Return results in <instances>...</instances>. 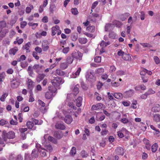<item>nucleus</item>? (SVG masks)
I'll use <instances>...</instances> for the list:
<instances>
[{
	"mask_svg": "<svg viewBox=\"0 0 160 160\" xmlns=\"http://www.w3.org/2000/svg\"><path fill=\"white\" fill-rule=\"evenodd\" d=\"M145 14L144 12L142 11L141 12V15L140 16V18L141 20H143L145 19Z\"/></svg>",
	"mask_w": 160,
	"mask_h": 160,
	"instance_id": "obj_61",
	"label": "nucleus"
},
{
	"mask_svg": "<svg viewBox=\"0 0 160 160\" xmlns=\"http://www.w3.org/2000/svg\"><path fill=\"white\" fill-rule=\"evenodd\" d=\"M148 95L155 93V92L152 89H149L147 92H146Z\"/></svg>",
	"mask_w": 160,
	"mask_h": 160,
	"instance_id": "obj_56",
	"label": "nucleus"
},
{
	"mask_svg": "<svg viewBox=\"0 0 160 160\" xmlns=\"http://www.w3.org/2000/svg\"><path fill=\"white\" fill-rule=\"evenodd\" d=\"M68 64L67 62L62 63L61 64L60 67L62 69H65L68 67Z\"/></svg>",
	"mask_w": 160,
	"mask_h": 160,
	"instance_id": "obj_43",
	"label": "nucleus"
},
{
	"mask_svg": "<svg viewBox=\"0 0 160 160\" xmlns=\"http://www.w3.org/2000/svg\"><path fill=\"white\" fill-rule=\"evenodd\" d=\"M38 102L39 104L41 106L40 108L41 110L43 112H45L46 109V107H45V103L40 100H38Z\"/></svg>",
	"mask_w": 160,
	"mask_h": 160,
	"instance_id": "obj_12",
	"label": "nucleus"
},
{
	"mask_svg": "<svg viewBox=\"0 0 160 160\" xmlns=\"http://www.w3.org/2000/svg\"><path fill=\"white\" fill-rule=\"evenodd\" d=\"M48 140L49 141L51 142H52L55 144H57L58 142V141L56 139L54 138L53 137L50 136L48 137Z\"/></svg>",
	"mask_w": 160,
	"mask_h": 160,
	"instance_id": "obj_25",
	"label": "nucleus"
},
{
	"mask_svg": "<svg viewBox=\"0 0 160 160\" xmlns=\"http://www.w3.org/2000/svg\"><path fill=\"white\" fill-rule=\"evenodd\" d=\"M87 30L90 32H93L95 30V27L93 26H89L87 28Z\"/></svg>",
	"mask_w": 160,
	"mask_h": 160,
	"instance_id": "obj_38",
	"label": "nucleus"
},
{
	"mask_svg": "<svg viewBox=\"0 0 160 160\" xmlns=\"http://www.w3.org/2000/svg\"><path fill=\"white\" fill-rule=\"evenodd\" d=\"M8 93H4L2 96L0 98V99L1 101L3 102L5 101V98L8 95Z\"/></svg>",
	"mask_w": 160,
	"mask_h": 160,
	"instance_id": "obj_48",
	"label": "nucleus"
},
{
	"mask_svg": "<svg viewBox=\"0 0 160 160\" xmlns=\"http://www.w3.org/2000/svg\"><path fill=\"white\" fill-rule=\"evenodd\" d=\"M104 72V69L103 68H100L98 69L96 71V73L101 74Z\"/></svg>",
	"mask_w": 160,
	"mask_h": 160,
	"instance_id": "obj_47",
	"label": "nucleus"
},
{
	"mask_svg": "<svg viewBox=\"0 0 160 160\" xmlns=\"http://www.w3.org/2000/svg\"><path fill=\"white\" fill-rule=\"evenodd\" d=\"M2 138L5 142H8V139H13L15 137V134L14 132L10 131L6 132L5 131H3L2 134Z\"/></svg>",
	"mask_w": 160,
	"mask_h": 160,
	"instance_id": "obj_1",
	"label": "nucleus"
},
{
	"mask_svg": "<svg viewBox=\"0 0 160 160\" xmlns=\"http://www.w3.org/2000/svg\"><path fill=\"white\" fill-rule=\"evenodd\" d=\"M27 22L26 21L22 22L20 23L21 28H23L27 25Z\"/></svg>",
	"mask_w": 160,
	"mask_h": 160,
	"instance_id": "obj_60",
	"label": "nucleus"
},
{
	"mask_svg": "<svg viewBox=\"0 0 160 160\" xmlns=\"http://www.w3.org/2000/svg\"><path fill=\"white\" fill-rule=\"evenodd\" d=\"M49 43L47 40H43L42 42V47L44 51H47L49 48Z\"/></svg>",
	"mask_w": 160,
	"mask_h": 160,
	"instance_id": "obj_5",
	"label": "nucleus"
},
{
	"mask_svg": "<svg viewBox=\"0 0 160 160\" xmlns=\"http://www.w3.org/2000/svg\"><path fill=\"white\" fill-rule=\"evenodd\" d=\"M76 152V148L75 147H72L70 151V153L72 156H74Z\"/></svg>",
	"mask_w": 160,
	"mask_h": 160,
	"instance_id": "obj_41",
	"label": "nucleus"
},
{
	"mask_svg": "<svg viewBox=\"0 0 160 160\" xmlns=\"http://www.w3.org/2000/svg\"><path fill=\"white\" fill-rule=\"evenodd\" d=\"M79 92V88L77 87V86H75L73 89L72 94L74 96H76Z\"/></svg>",
	"mask_w": 160,
	"mask_h": 160,
	"instance_id": "obj_34",
	"label": "nucleus"
},
{
	"mask_svg": "<svg viewBox=\"0 0 160 160\" xmlns=\"http://www.w3.org/2000/svg\"><path fill=\"white\" fill-rule=\"evenodd\" d=\"M124 52L122 51L120 49H119L118 50L117 54L119 56H123L124 54Z\"/></svg>",
	"mask_w": 160,
	"mask_h": 160,
	"instance_id": "obj_53",
	"label": "nucleus"
},
{
	"mask_svg": "<svg viewBox=\"0 0 160 160\" xmlns=\"http://www.w3.org/2000/svg\"><path fill=\"white\" fill-rule=\"evenodd\" d=\"M6 26V22L4 21H2L0 22V26L1 28H4Z\"/></svg>",
	"mask_w": 160,
	"mask_h": 160,
	"instance_id": "obj_51",
	"label": "nucleus"
},
{
	"mask_svg": "<svg viewBox=\"0 0 160 160\" xmlns=\"http://www.w3.org/2000/svg\"><path fill=\"white\" fill-rule=\"evenodd\" d=\"M20 84V82L15 78L11 81V86L12 88H17Z\"/></svg>",
	"mask_w": 160,
	"mask_h": 160,
	"instance_id": "obj_7",
	"label": "nucleus"
},
{
	"mask_svg": "<svg viewBox=\"0 0 160 160\" xmlns=\"http://www.w3.org/2000/svg\"><path fill=\"white\" fill-rule=\"evenodd\" d=\"M18 49L16 47L11 49L9 51V53L10 54H12L14 55L16 52L18 51Z\"/></svg>",
	"mask_w": 160,
	"mask_h": 160,
	"instance_id": "obj_26",
	"label": "nucleus"
},
{
	"mask_svg": "<svg viewBox=\"0 0 160 160\" xmlns=\"http://www.w3.org/2000/svg\"><path fill=\"white\" fill-rule=\"evenodd\" d=\"M26 57L24 55H21L20 58L17 59V61L18 62H20L21 61H23L26 59Z\"/></svg>",
	"mask_w": 160,
	"mask_h": 160,
	"instance_id": "obj_52",
	"label": "nucleus"
},
{
	"mask_svg": "<svg viewBox=\"0 0 160 160\" xmlns=\"http://www.w3.org/2000/svg\"><path fill=\"white\" fill-rule=\"evenodd\" d=\"M32 56L37 60H38L39 58V56L37 55V53L36 52H33Z\"/></svg>",
	"mask_w": 160,
	"mask_h": 160,
	"instance_id": "obj_64",
	"label": "nucleus"
},
{
	"mask_svg": "<svg viewBox=\"0 0 160 160\" xmlns=\"http://www.w3.org/2000/svg\"><path fill=\"white\" fill-rule=\"evenodd\" d=\"M64 121L67 123L70 124L72 120V118L71 116L68 115L65 116L64 119Z\"/></svg>",
	"mask_w": 160,
	"mask_h": 160,
	"instance_id": "obj_16",
	"label": "nucleus"
},
{
	"mask_svg": "<svg viewBox=\"0 0 160 160\" xmlns=\"http://www.w3.org/2000/svg\"><path fill=\"white\" fill-rule=\"evenodd\" d=\"M114 24H115L116 27H120L122 25V23L117 21H115Z\"/></svg>",
	"mask_w": 160,
	"mask_h": 160,
	"instance_id": "obj_62",
	"label": "nucleus"
},
{
	"mask_svg": "<svg viewBox=\"0 0 160 160\" xmlns=\"http://www.w3.org/2000/svg\"><path fill=\"white\" fill-rule=\"evenodd\" d=\"M72 57L77 60L79 61L82 59L83 53L79 51H73L71 53Z\"/></svg>",
	"mask_w": 160,
	"mask_h": 160,
	"instance_id": "obj_3",
	"label": "nucleus"
},
{
	"mask_svg": "<svg viewBox=\"0 0 160 160\" xmlns=\"http://www.w3.org/2000/svg\"><path fill=\"white\" fill-rule=\"evenodd\" d=\"M63 134L62 132L60 131H55L53 133V136L57 139H61L63 136Z\"/></svg>",
	"mask_w": 160,
	"mask_h": 160,
	"instance_id": "obj_9",
	"label": "nucleus"
},
{
	"mask_svg": "<svg viewBox=\"0 0 160 160\" xmlns=\"http://www.w3.org/2000/svg\"><path fill=\"white\" fill-rule=\"evenodd\" d=\"M48 90L49 91L47 92L45 94V97L47 99H50L53 97V94L55 93L57 89L55 87L53 86H49L48 87Z\"/></svg>",
	"mask_w": 160,
	"mask_h": 160,
	"instance_id": "obj_2",
	"label": "nucleus"
},
{
	"mask_svg": "<svg viewBox=\"0 0 160 160\" xmlns=\"http://www.w3.org/2000/svg\"><path fill=\"white\" fill-rule=\"evenodd\" d=\"M33 158L28 153H25V160H33Z\"/></svg>",
	"mask_w": 160,
	"mask_h": 160,
	"instance_id": "obj_42",
	"label": "nucleus"
},
{
	"mask_svg": "<svg viewBox=\"0 0 160 160\" xmlns=\"http://www.w3.org/2000/svg\"><path fill=\"white\" fill-rule=\"evenodd\" d=\"M59 28V26L58 25H56L53 27L52 28V35L53 36H54L57 32V31Z\"/></svg>",
	"mask_w": 160,
	"mask_h": 160,
	"instance_id": "obj_21",
	"label": "nucleus"
},
{
	"mask_svg": "<svg viewBox=\"0 0 160 160\" xmlns=\"http://www.w3.org/2000/svg\"><path fill=\"white\" fill-rule=\"evenodd\" d=\"M45 75L44 74H39L38 75L37 80V81L40 82L44 78Z\"/></svg>",
	"mask_w": 160,
	"mask_h": 160,
	"instance_id": "obj_30",
	"label": "nucleus"
},
{
	"mask_svg": "<svg viewBox=\"0 0 160 160\" xmlns=\"http://www.w3.org/2000/svg\"><path fill=\"white\" fill-rule=\"evenodd\" d=\"M153 59L156 64H158L160 63V59L157 56H154Z\"/></svg>",
	"mask_w": 160,
	"mask_h": 160,
	"instance_id": "obj_45",
	"label": "nucleus"
},
{
	"mask_svg": "<svg viewBox=\"0 0 160 160\" xmlns=\"http://www.w3.org/2000/svg\"><path fill=\"white\" fill-rule=\"evenodd\" d=\"M8 123V122L7 121L4 119H2L0 121V125L2 126H3Z\"/></svg>",
	"mask_w": 160,
	"mask_h": 160,
	"instance_id": "obj_55",
	"label": "nucleus"
},
{
	"mask_svg": "<svg viewBox=\"0 0 160 160\" xmlns=\"http://www.w3.org/2000/svg\"><path fill=\"white\" fill-rule=\"evenodd\" d=\"M62 52L64 54H67L69 51L70 48L69 47H66L65 48H63Z\"/></svg>",
	"mask_w": 160,
	"mask_h": 160,
	"instance_id": "obj_44",
	"label": "nucleus"
},
{
	"mask_svg": "<svg viewBox=\"0 0 160 160\" xmlns=\"http://www.w3.org/2000/svg\"><path fill=\"white\" fill-rule=\"evenodd\" d=\"M21 112L23 111L24 112H27L29 111V108L28 107H24V105L22 104L21 106Z\"/></svg>",
	"mask_w": 160,
	"mask_h": 160,
	"instance_id": "obj_35",
	"label": "nucleus"
},
{
	"mask_svg": "<svg viewBox=\"0 0 160 160\" xmlns=\"http://www.w3.org/2000/svg\"><path fill=\"white\" fill-rule=\"evenodd\" d=\"M26 126L29 129H31L34 126V123L32 121H28L26 123Z\"/></svg>",
	"mask_w": 160,
	"mask_h": 160,
	"instance_id": "obj_31",
	"label": "nucleus"
},
{
	"mask_svg": "<svg viewBox=\"0 0 160 160\" xmlns=\"http://www.w3.org/2000/svg\"><path fill=\"white\" fill-rule=\"evenodd\" d=\"M124 152V150L122 147H117L115 150V154L118 155H123Z\"/></svg>",
	"mask_w": 160,
	"mask_h": 160,
	"instance_id": "obj_8",
	"label": "nucleus"
},
{
	"mask_svg": "<svg viewBox=\"0 0 160 160\" xmlns=\"http://www.w3.org/2000/svg\"><path fill=\"white\" fill-rule=\"evenodd\" d=\"M112 95L116 98L118 99H121L122 98L123 95L121 93H112Z\"/></svg>",
	"mask_w": 160,
	"mask_h": 160,
	"instance_id": "obj_19",
	"label": "nucleus"
},
{
	"mask_svg": "<svg viewBox=\"0 0 160 160\" xmlns=\"http://www.w3.org/2000/svg\"><path fill=\"white\" fill-rule=\"evenodd\" d=\"M81 155L82 158L87 157L88 154L84 150H82L81 152Z\"/></svg>",
	"mask_w": 160,
	"mask_h": 160,
	"instance_id": "obj_54",
	"label": "nucleus"
},
{
	"mask_svg": "<svg viewBox=\"0 0 160 160\" xmlns=\"http://www.w3.org/2000/svg\"><path fill=\"white\" fill-rule=\"evenodd\" d=\"M152 111L154 112H158L160 111V105L159 104L155 105L152 108Z\"/></svg>",
	"mask_w": 160,
	"mask_h": 160,
	"instance_id": "obj_17",
	"label": "nucleus"
},
{
	"mask_svg": "<svg viewBox=\"0 0 160 160\" xmlns=\"http://www.w3.org/2000/svg\"><path fill=\"white\" fill-rule=\"evenodd\" d=\"M28 25L30 26H32V29L34 30L38 26V23H32L30 22L28 23Z\"/></svg>",
	"mask_w": 160,
	"mask_h": 160,
	"instance_id": "obj_40",
	"label": "nucleus"
},
{
	"mask_svg": "<svg viewBox=\"0 0 160 160\" xmlns=\"http://www.w3.org/2000/svg\"><path fill=\"white\" fill-rule=\"evenodd\" d=\"M31 155L33 158H37L38 156V151L35 149H33L32 151Z\"/></svg>",
	"mask_w": 160,
	"mask_h": 160,
	"instance_id": "obj_23",
	"label": "nucleus"
},
{
	"mask_svg": "<svg viewBox=\"0 0 160 160\" xmlns=\"http://www.w3.org/2000/svg\"><path fill=\"white\" fill-rule=\"evenodd\" d=\"M122 58L124 60L126 61H130L131 59V56L129 54L125 53L122 56Z\"/></svg>",
	"mask_w": 160,
	"mask_h": 160,
	"instance_id": "obj_24",
	"label": "nucleus"
},
{
	"mask_svg": "<svg viewBox=\"0 0 160 160\" xmlns=\"http://www.w3.org/2000/svg\"><path fill=\"white\" fill-rule=\"evenodd\" d=\"M74 59L71 54L67 57L66 59V62L68 64H71L72 63Z\"/></svg>",
	"mask_w": 160,
	"mask_h": 160,
	"instance_id": "obj_18",
	"label": "nucleus"
},
{
	"mask_svg": "<svg viewBox=\"0 0 160 160\" xmlns=\"http://www.w3.org/2000/svg\"><path fill=\"white\" fill-rule=\"evenodd\" d=\"M45 147L47 151L51 152L53 150V148L51 145L50 144L46 145L45 146Z\"/></svg>",
	"mask_w": 160,
	"mask_h": 160,
	"instance_id": "obj_33",
	"label": "nucleus"
},
{
	"mask_svg": "<svg viewBox=\"0 0 160 160\" xmlns=\"http://www.w3.org/2000/svg\"><path fill=\"white\" fill-rule=\"evenodd\" d=\"M30 7H27L26 9V12L27 13H29L31 12L32 9L33 8V6L32 5H30Z\"/></svg>",
	"mask_w": 160,
	"mask_h": 160,
	"instance_id": "obj_39",
	"label": "nucleus"
},
{
	"mask_svg": "<svg viewBox=\"0 0 160 160\" xmlns=\"http://www.w3.org/2000/svg\"><path fill=\"white\" fill-rule=\"evenodd\" d=\"M27 82L28 89L32 90L34 87L33 82L31 79H28Z\"/></svg>",
	"mask_w": 160,
	"mask_h": 160,
	"instance_id": "obj_15",
	"label": "nucleus"
},
{
	"mask_svg": "<svg viewBox=\"0 0 160 160\" xmlns=\"http://www.w3.org/2000/svg\"><path fill=\"white\" fill-rule=\"evenodd\" d=\"M56 75H58L62 76L64 74V72L60 69H57L56 70L54 73Z\"/></svg>",
	"mask_w": 160,
	"mask_h": 160,
	"instance_id": "obj_22",
	"label": "nucleus"
},
{
	"mask_svg": "<svg viewBox=\"0 0 160 160\" xmlns=\"http://www.w3.org/2000/svg\"><path fill=\"white\" fill-rule=\"evenodd\" d=\"M81 71V68H78L76 72L74 73L73 74L72 78H75L77 76H78Z\"/></svg>",
	"mask_w": 160,
	"mask_h": 160,
	"instance_id": "obj_28",
	"label": "nucleus"
},
{
	"mask_svg": "<svg viewBox=\"0 0 160 160\" xmlns=\"http://www.w3.org/2000/svg\"><path fill=\"white\" fill-rule=\"evenodd\" d=\"M153 120L156 122H160V114H155L153 116Z\"/></svg>",
	"mask_w": 160,
	"mask_h": 160,
	"instance_id": "obj_20",
	"label": "nucleus"
},
{
	"mask_svg": "<svg viewBox=\"0 0 160 160\" xmlns=\"http://www.w3.org/2000/svg\"><path fill=\"white\" fill-rule=\"evenodd\" d=\"M158 145L157 143H155L152 146V151L153 152H155L157 150Z\"/></svg>",
	"mask_w": 160,
	"mask_h": 160,
	"instance_id": "obj_36",
	"label": "nucleus"
},
{
	"mask_svg": "<svg viewBox=\"0 0 160 160\" xmlns=\"http://www.w3.org/2000/svg\"><path fill=\"white\" fill-rule=\"evenodd\" d=\"M103 104L101 103H98L92 106L91 110L92 111L97 110L102 108Z\"/></svg>",
	"mask_w": 160,
	"mask_h": 160,
	"instance_id": "obj_13",
	"label": "nucleus"
},
{
	"mask_svg": "<svg viewBox=\"0 0 160 160\" xmlns=\"http://www.w3.org/2000/svg\"><path fill=\"white\" fill-rule=\"evenodd\" d=\"M144 143L145 144L146 148L148 150L150 149V145L149 140H148L144 139L143 141Z\"/></svg>",
	"mask_w": 160,
	"mask_h": 160,
	"instance_id": "obj_27",
	"label": "nucleus"
},
{
	"mask_svg": "<svg viewBox=\"0 0 160 160\" xmlns=\"http://www.w3.org/2000/svg\"><path fill=\"white\" fill-rule=\"evenodd\" d=\"M82 98L81 97H79L77 99H76L75 102H76V106L78 107H80L82 104Z\"/></svg>",
	"mask_w": 160,
	"mask_h": 160,
	"instance_id": "obj_14",
	"label": "nucleus"
},
{
	"mask_svg": "<svg viewBox=\"0 0 160 160\" xmlns=\"http://www.w3.org/2000/svg\"><path fill=\"white\" fill-rule=\"evenodd\" d=\"M63 81H62V78L60 77H56L51 80V83L53 87H57L60 84H62L63 83Z\"/></svg>",
	"mask_w": 160,
	"mask_h": 160,
	"instance_id": "obj_4",
	"label": "nucleus"
},
{
	"mask_svg": "<svg viewBox=\"0 0 160 160\" xmlns=\"http://www.w3.org/2000/svg\"><path fill=\"white\" fill-rule=\"evenodd\" d=\"M120 121L123 123L126 124L129 122V120L125 118H123L121 119Z\"/></svg>",
	"mask_w": 160,
	"mask_h": 160,
	"instance_id": "obj_50",
	"label": "nucleus"
},
{
	"mask_svg": "<svg viewBox=\"0 0 160 160\" xmlns=\"http://www.w3.org/2000/svg\"><path fill=\"white\" fill-rule=\"evenodd\" d=\"M55 128L57 129L63 130L65 129V126L64 125L63 123L58 122L56 123Z\"/></svg>",
	"mask_w": 160,
	"mask_h": 160,
	"instance_id": "obj_11",
	"label": "nucleus"
},
{
	"mask_svg": "<svg viewBox=\"0 0 160 160\" xmlns=\"http://www.w3.org/2000/svg\"><path fill=\"white\" fill-rule=\"evenodd\" d=\"M94 61L95 62H100L101 61V57L99 56L96 57L94 58Z\"/></svg>",
	"mask_w": 160,
	"mask_h": 160,
	"instance_id": "obj_59",
	"label": "nucleus"
},
{
	"mask_svg": "<svg viewBox=\"0 0 160 160\" xmlns=\"http://www.w3.org/2000/svg\"><path fill=\"white\" fill-rule=\"evenodd\" d=\"M33 68L36 71V72L38 73L42 72L45 68L42 65L36 64L34 65Z\"/></svg>",
	"mask_w": 160,
	"mask_h": 160,
	"instance_id": "obj_6",
	"label": "nucleus"
},
{
	"mask_svg": "<svg viewBox=\"0 0 160 160\" xmlns=\"http://www.w3.org/2000/svg\"><path fill=\"white\" fill-rule=\"evenodd\" d=\"M42 48H41L39 47H36L35 48V50L36 51L39 53H40L42 52Z\"/></svg>",
	"mask_w": 160,
	"mask_h": 160,
	"instance_id": "obj_58",
	"label": "nucleus"
},
{
	"mask_svg": "<svg viewBox=\"0 0 160 160\" xmlns=\"http://www.w3.org/2000/svg\"><path fill=\"white\" fill-rule=\"evenodd\" d=\"M71 12L73 14L76 15L78 14V11L77 8H72L71 9Z\"/></svg>",
	"mask_w": 160,
	"mask_h": 160,
	"instance_id": "obj_46",
	"label": "nucleus"
},
{
	"mask_svg": "<svg viewBox=\"0 0 160 160\" xmlns=\"http://www.w3.org/2000/svg\"><path fill=\"white\" fill-rule=\"evenodd\" d=\"M15 160H23V157L21 155L19 154L16 157Z\"/></svg>",
	"mask_w": 160,
	"mask_h": 160,
	"instance_id": "obj_63",
	"label": "nucleus"
},
{
	"mask_svg": "<svg viewBox=\"0 0 160 160\" xmlns=\"http://www.w3.org/2000/svg\"><path fill=\"white\" fill-rule=\"evenodd\" d=\"M42 150L39 151L40 154V155L42 157H44L46 155V152H45L46 149L43 148H41Z\"/></svg>",
	"mask_w": 160,
	"mask_h": 160,
	"instance_id": "obj_37",
	"label": "nucleus"
},
{
	"mask_svg": "<svg viewBox=\"0 0 160 160\" xmlns=\"http://www.w3.org/2000/svg\"><path fill=\"white\" fill-rule=\"evenodd\" d=\"M134 92L133 90L130 89L128 91L125 92L123 93V96L125 98L131 97L134 94Z\"/></svg>",
	"mask_w": 160,
	"mask_h": 160,
	"instance_id": "obj_10",
	"label": "nucleus"
},
{
	"mask_svg": "<svg viewBox=\"0 0 160 160\" xmlns=\"http://www.w3.org/2000/svg\"><path fill=\"white\" fill-rule=\"evenodd\" d=\"M78 38V35L77 34H74L72 35L71 38L73 41H75L77 40Z\"/></svg>",
	"mask_w": 160,
	"mask_h": 160,
	"instance_id": "obj_57",
	"label": "nucleus"
},
{
	"mask_svg": "<svg viewBox=\"0 0 160 160\" xmlns=\"http://www.w3.org/2000/svg\"><path fill=\"white\" fill-rule=\"evenodd\" d=\"M147 69L144 68H143L142 69V70L140 72V74L142 78H144V76H145V75L147 73Z\"/></svg>",
	"mask_w": 160,
	"mask_h": 160,
	"instance_id": "obj_32",
	"label": "nucleus"
},
{
	"mask_svg": "<svg viewBox=\"0 0 160 160\" xmlns=\"http://www.w3.org/2000/svg\"><path fill=\"white\" fill-rule=\"evenodd\" d=\"M78 41L81 44H85L88 41L87 39L84 38H79L78 39Z\"/></svg>",
	"mask_w": 160,
	"mask_h": 160,
	"instance_id": "obj_29",
	"label": "nucleus"
},
{
	"mask_svg": "<svg viewBox=\"0 0 160 160\" xmlns=\"http://www.w3.org/2000/svg\"><path fill=\"white\" fill-rule=\"evenodd\" d=\"M116 36V34L114 32H111L109 34V37L115 39Z\"/></svg>",
	"mask_w": 160,
	"mask_h": 160,
	"instance_id": "obj_49",
	"label": "nucleus"
}]
</instances>
